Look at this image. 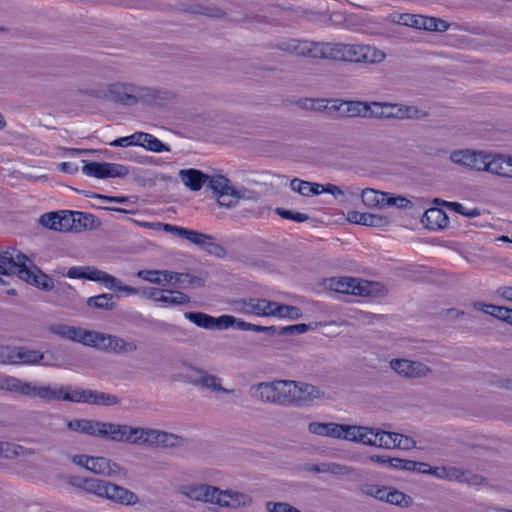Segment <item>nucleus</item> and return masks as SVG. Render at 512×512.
<instances>
[{
  "mask_svg": "<svg viewBox=\"0 0 512 512\" xmlns=\"http://www.w3.org/2000/svg\"><path fill=\"white\" fill-rule=\"evenodd\" d=\"M52 332L62 338L84 344V338H87L89 330L68 325H56L52 327Z\"/></svg>",
  "mask_w": 512,
  "mask_h": 512,
  "instance_id": "nucleus-38",
  "label": "nucleus"
},
{
  "mask_svg": "<svg viewBox=\"0 0 512 512\" xmlns=\"http://www.w3.org/2000/svg\"><path fill=\"white\" fill-rule=\"evenodd\" d=\"M475 308L505 322L509 318L510 309L504 306L476 303Z\"/></svg>",
  "mask_w": 512,
  "mask_h": 512,
  "instance_id": "nucleus-47",
  "label": "nucleus"
},
{
  "mask_svg": "<svg viewBox=\"0 0 512 512\" xmlns=\"http://www.w3.org/2000/svg\"><path fill=\"white\" fill-rule=\"evenodd\" d=\"M160 442L158 447L176 448L185 445L186 440L179 435L160 430Z\"/></svg>",
  "mask_w": 512,
  "mask_h": 512,
  "instance_id": "nucleus-52",
  "label": "nucleus"
},
{
  "mask_svg": "<svg viewBox=\"0 0 512 512\" xmlns=\"http://www.w3.org/2000/svg\"><path fill=\"white\" fill-rule=\"evenodd\" d=\"M109 481H105L98 478H86L83 479L79 487L84 491L94 494L101 498H106L109 493Z\"/></svg>",
  "mask_w": 512,
  "mask_h": 512,
  "instance_id": "nucleus-39",
  "label": "nucleus"
},
{
  "mask_svg": "<svg viewBox=\"0 0 512 512\" xmlns=\"http://www.w3.org/2000/svg\"><path fill=\"white\" fill-rule=\"evenodd\" d=\"M179 177L183 184L192 191H199L209 179V175L197 169H182Z\"/></svg>",
  "mask_w": 512,
  "mask_h": 512,
  "instance_id": "nucleus-30",
  "label": "nucleus"
},
{
  "mask_svg": "<svg viewBox=\"0 0 512 512\" xmlns=\"http://www.w3.org/2000/svg\"><path fill=\"white\" fill-rule=\"evenodd\" d=\"M385 206H395L399 209H412L414 207L411 200L404 196H392L386 192Z\"/></svg>",
  "mask_w": 512,
  "mask_h": 512,
  "instance_id": "nucleus-55",
  "label": "nucleus"
},
{
  "mask_svg": "<svg viewBox=\"0 0 512 512\" xmlns=\"http://www.w3.org/2000/svg\"><path fill=\"white\" fill-rule=\"evenodd\" d=\"M267 512H300L297 508L285 502H272L266 503Z\"/></svg>",
  "mask_w": 512,
  "mask_h": 512,
  "instance_id": "nucleus-62",
  "label": "nucleus"
},
{
  "mask_svg": "<svg viewBox=\"0 0 512 512\" xmlns=\"http://www.w3.org/2000/svg\"><path fill=\"white\" fill-rule=\"evenodd\" d=\"M486 154L484 150L459 149L451 152L449 158L456 165L482 172Z\"/></svg>",
  "mask_w": 512,
  "mask_h": 512,
  "instance_id": "nucleus-18",
  "label": "nucleus"
},
{
  "mask_svg": "<svg viewBox=\"0 0 512 512\" xmlns=\"http://www.w3.org/2000/svg\"><path fill=\"white\" fill-rule=\"evenodd\" d=\"M84 162L82 173L98 179L123 178L129 174V168L125 165L110 162Z\"/></svg>",
  "mask_w": 512,
  "mask_h": 512,
  "instance_id": "nucleus-11",
  "label": "nucleus"
},
{
  "mask_svg": "<svg viewBox=\"0 0 512 512\" xmlns=\"http://www.w3.org/2000/svg\"><path fill=\"white\" fill-rule=\"evenodd\" d=\"M181 238L189 241L191 244L215 257L224 258L227 255L226 249L218 244L215 238L209 234L184 228Z\"/></svg>",
  "mask_w": 512,
  "mask_h": 512,
  "instance_id": "nucleus-13",
  "label": "nucleus"
},
{
  "mask_svg": "<svg viewBox=\"0 0 512 512\" xmlns=\"http://www.w3.org/2000/svg\"><path fill=\"white\" fill-rule=\"evenodd\" d=\"M395 22L411 28L426 30L428 16L420 14L401 13L398 14L397 19H395Z\"/></svg>",
  "mask_w": 512,
  "mask_h": 512,
  "instance_id": "nucleus-41",
  "label": "nucleus"
},
{
  "mask_svg": "<svg viewBox=\"0 0 512 512\" xmlns=\"http://www.w3.org/2000/svg\"><path fill=\"white\" fill-rule=\"evenodd\" d=\"M280 318H287L290 320L299 319L302 316L301 310L296 306L286 305L279 302H275L273 307V315Z\"/></svg>",
  "mask_w": 512,
  "mask_h": 512,
  "instance_id": "nucleus-46",
  "label": "nucleus"
},
{
  "mask_svg": "<svg viewBox=\"0 0 512 512\" xmlns=\"http://www.w3.org/2000/svg\"><path fill=\"white\" fill-rule=\"evenodd\" d=\"M275 301L260 298H250L243 301L242 311L246 314H253L261 317H268L273 315V307Z\"/></svg>",
  "mask_w": 512,
  "mask_h": 512,
  "instance_id": "nucleus-26",
  "label": "nucleus"
},
{
  "mask_svg": "<svg viewBox=\"0 0 512 512\" xmlns=\"http://www.w3.org/2000/svg\"><path fill=\"white\" fill-rule=\"evenodd\" d=\"M399 433L394 432H386L379 430V435L377 438V447L392 449L396 448V442L398 441Z\"/></svg>",
  "mask_w": 512,
  "mask_h": 512,
  "instance_id": "nucleus-54",
  "label": "nucleus"
},
{
  "mask_svg": "<svg viewBox=\"0 0 512 512\" xmlns=\"http://www.w3.org/2000/svg\"><path fill=\"white\" fill-rule=\"evenodd\" d=\"M141 147L145 148L148 151L161 153V152H169L170 147L161 142L159 139L154 137L149 133L144 134V138L142 139Z\"/></svg>",
  "mask_w": 512,
  "mask_h": 512,
  "instance_id": "nucleus-53",
  "label": "nucleus"
},
{
  "mask_svg": "<svg viewBox=\"0 0 512 512\" xmlns=\"http://www.w3.org/2000/svg\"><path fill=\"white\" fill-rule=\"evenodd\" d=\"M376 498L397 505L401 508H408L412 503V498L403 492L391 487H383V490H377Z\"/></svg>",
  "mask_w": 512,
  "mask_h": 512,
  "instance_id": "nucleus-29",
  "label": "nucleus"
},
{
  "mask_svg": "<svg viewBox=\"0 0 512 512\" xmlns=\"http://www.w3.org/2000/svg\"><path fill=\"white\" fill-rule=\"evenodd\" d=\"M325 289L362 297H383L387 289L379 282L361 280L354 277L340 276L325 278L322 281Z\"/></svg>",
  "mask_w": 512,
  "mask_h": 512,
  "instance_id": "nucleus-5",
  "label": "nucleus"
},
{
  "mask_svg": "<svg viewBox=\"0 0 512 512\" xmlns=\"http://www.w3.org/2000/svg\"><path fill=\"white\" fill-rule=\"evenodd\" d=\"M184 317L197 325L208 330H223L233 326L235 317L231 315H222L218 318L210 316L203 312H186Z\"/></svg>",
  "mask_w": 512,
  "mask_h": 512,
  "instance_id": "nucleus-16",
  "label": "nucleus"
},
{
  "mask_svg": "<svg viewBox=\"0 0 512 512\" xmlns=\"http://www.w3.org/2000/svg\"><path fill=\"white\" fill-rule=\"evenodd\" d=\"M176 491L189 500L215 505L222 509H249L253 503V498L248 493L230 488L221 489L207 483L182 484L177 486Z\"/></svg>",
  "mask_w": 512,
  "mask_h": 512,
  "instance_id": "nucleus-2",
  "label": "nucleus"
},
{
  "mask_svg": "<svg viewBox=\"0 0 512 512\" xmlns=\"http://www.w3.org/2000/svg\"><path fill=\"white\" fill-rule=\"evenodd\" d=\"M196 14L205 15L211 18H221L224 13L217 7L197 5L192 10Z\"/></svg>",
  "mask_w": 512,
  "mask_h": 512,
  "instance_id": "nucleus-60",
  "label": "nucleus"
},
{
  "mask_svg": "<svg viewBox=\"0 0 512 512\" xmlns=\"http://www.w3.org/2000/svg\"><path fill=\"white\" fill-rule=\"evenodd\" d=\"M44 383L25 381L8 375H0V390L31 399L42 400Z\"/></svg>",
  "mask_w": 512,
  "mask_h": 512,
  "instance_id": "nucleus-9",
  "label": "nucleus"
},
{
  "mask_svg": "<svg viewBox=\"0 0 512 512\" xmlns=\"http://www.w3.org/2000/svg\"><path fill=\"white\" fill-rule=\"evenodd\" d=\"M159 302L167 306L185 305L190 302V297L181 291L165 290L159 298Z\"/></svg>",
  "mask_w": 512,
  "mask_h": 512,
  "instance_id": "nucleus-45",
  "label": "nucleus"
},
{
  "mask_svg": "<svg viewBox=\"0 0 512 512\" xmlns=\"http://www.w3.org/2000/svg\"><path fill=\"white\" fill-rule=\"evenodd\" d=\"M84 345L111 353L112 335L97 331H89L87 338H84Z\"/></svg>",
  "mask_w": 512,
  "mask_h": 512,
  "instance_id": "nucleus-36",
  "label": "nucleus"
},
{
  "mask_svg": "<svg viewBox=\"0 0 512 512\" xmlns=\"http://www.w3.org/2000/svg\"><path fill=\"white\" fill-rule=\"evenodd\" d=\"M385 58L384 51L371 45L327 42V60L379 64Z\"/></svg>",
  "mask_w": 512,
  "mask_h": 512,
  "instance_id": "nucleus-4",
  "label": "nucleus"
},
{
  "mask_svg": "<svg viewBox=\"0 0 512 512\" xmlns=\"http://www.w3.org/2000/svg\"><path fill=\"white\" fill-rule=\"evenodd\" d=\"M67 426L72 431L81 432L94 437H100L103 422L97 420L76 419L69 421Z\"/></svg>",
  "mask_w": 512,
  "mask_h": 512,
  "instance_id": "nucleus-32",
  "label": "nucleus"
},
{
  "mask_svg": "<svg viewBox=\"0 0 512 512\" xmlns=\"http://www.w3.org/2000/svg\"><path fill=\"white\" fill-rule=\"evenodd\" d=\"M161 270H139L136 275L140 279L152 284L163 285Z\"/></svg>",
  "mask_w": 512,
  "mask_h": 512,
  "instance_id": "nucleus-56",
  "label": "nucleus"
},
{
  "mask_svg": "<svg viewBox=\"0 0 512 512\" xmlns=\"http://www.w3.org/2000/svg\"><path fill=\"white\" fill-rule=\"evenodd\" d=\"M327 42L309 39L284 38L273 44L271 48L277 49L287 55L311 58H326Z\"/></svg>",
  "mask_w": 512,
  "mask_h": 512,
  "instance_id": "nucleus-6",
  "label": "nucleus"
},
{
  "mask_svg": "<svg viewBox=\"0 0 512 512\" xmlns=\"http://www.w3.org/2000/svg\"><path fill=\"white\" fill-rule=\"evenodd\" d=\"M421 221L428 229L435 230L446 227L449 219L442 209L430 208L424 213Z\"/></svg>",
  "mask_w": 512,
  "mask_h": 512,
  "instance_id": "nucleus-34",
  "label": "nucleus"
},
{
  "mask_svg": "<svg viewBox=\"0 0 512 512\" xmlns=\"http://www.w3.org/2000/svg\"><path fill=\"white\" fill-rule=\"evenodd\" d=\"M418 462L413 460H405L400 458H392L390 461V467L395 469H401L406 471H415L417 469Z\"/></svg>",
  "mask_w": 512,
  "mask_h": 512,
  "instance_id": "nucleus-61",
  "label": "nucleus"
},
{
  "mask_svg": "<svg viewBox=\"0 0 512 512\" xmlns=\"http://www.w3.org/2000/svg\"><path fill=\"white\" fill-rule=\"evenodd\" d=\"M482 172L502 178H512V156L487 152Z\"/></svg>",
  "mask_w": 512,
  "mask_h": 512,
  "instance_id": "nucleus-19",
  "label": "nucleus"
},
{
  "mask_svg": "<svg viewBox=\"0 0 512 512\" xmlns=\"http://www.w3.org/2000/svg\"><path fill=\"white\" fill-rule=\"evenodd\" d=\"M20 279L43 291H51L54 287L53 279L38 269L32 261L31 264H27L26 267L22 269Z\"/></svg>",
  "mask_w": 512,
  "mask_h": 512,
  "instance_id": "nucleus-21",
  "label": "nucleus"
},
{
  "mask_svg": "<svg viewBox=\"0 0 512 512\" xmlns=\"http://www.w3.org/2000/svg\"><path fill=\"white\" fill-rule=\"evenodd\" d=\"M138 349V345L134 341H127L116 335H112V347L111 353L115 354H126L135 352Z\"/></svg>",
  "mask_w": 512,
  "mask_h": 512,
  "instance_id": "nucleus-48",
  "label": "nucleus"
},
{
  "mask_svg": "<svg viewBox=\"0 0 512 512\" xmlns=\"http://www.w3.org/2000/svg\"><path fill=\"white\" fill-rule=\"evenodd\" d=\"M27 264H31V260L21 251L10 248L4 251L0 250V275L12 276L22 275V269Z\"/></svg>",
  "mask_w": 512,
  "mask_h": 512,
  "instance_id": "nucleus-12",
  "label": "nucleus"
},
{
  "mask_svg": "<svg viewBox=\"0 0 512 512\" xmlns=\"http://www.w3.org/2000/svg\"><path fill=\"white\" fill-rule=\"evenodd\" d=\"M86 304L90 308L108 311L116 308V303L113 302V295L109 293L89 297L86 301Z\"/></svg>",
  "mask_w": 512,
  "mask_h": 512,
  "instance_id": "nucleus-44",
  "label": "nucleus"
},
{
  "mask_svg": "<svg viewBox=\"0 0 512 512\" xmlns=\"http://www.w3.org/2000/svg\"><path fill=\"white\" fill-rule=\"evenodd\" d=\"M445 205L456 213H459L468 218H473L480 215V210L478 208L468 209L458 202H446Z\"/></svg>",
  "mask_w": 512,
  "mask_h": 512,
  "instance_id": "nucleus-57",
  "label": "nucleus"
},
{
  "mask_svg": "<svg viewBox=\"0 0 512 512\" xmlns=\"http://www.w3.org/2000/svg\"><path fill=\"white\" fill-rule=\"evenodd\" d=\"M372 118L377 119H422L428 116V113L420 110L414 105H405L401 103L372 101Z\"/></svg>",
  "mask_w": 512,
  "mask_h": 512,
  "instance_id": "nucleus-7",
  "label": "nucleus"
},
{
  "mask_svg": "<svg viewBox=\"0 0 512 512\" xmlns=\"http://www.w3.org/2000/svg\"><path fill=\"white\" fill-rule=\"evenodd\" d=\"M308 431L318 436H325L343 440V437H345V424H339L334 422H311L308 425Z\"/></svg>",
  "mask_w": 512,
  "mask_h": 512,
  "instance_id": "nucleus-25",
  "label": "nucleus"
},
{
  "mask_svg": "<svg viewBox=\"0 0 512 512\" xmlns=\"http://www.w3.org/2000/svg\"><path fill=\"white\" fill-rule=\"evenodd\" d=\"M88 470L106 477H117L125 474L123 467L105 457H91Z\"/></svg>",
  "mask_w": 512,
  "mask_h": 512,
  "instance_id": "nucleus-23",
  "label": "nucleus"
},
{
  "mask_svg": "<svg viewBox=\"0 0 512 512\" xmlns=\"http://www.w3.org/2000/svg\"><path fill=\"white\" fill-rule=\"evenodd\" d=\"M69 217L70 232H83L98 228L101 224L100 220L92 214L84 212L67 211Z\"/></svg>",
  "mask_w": 512,
  "mask_h": 512,
  "instance_id": "nucleus-22",
  "label": "nucleus"
},
{
  "mask_svg": "<svg viewBox=\"0 0 512 512\" xmlns=\"http://www.w3.org/2000/svg\"><path fill=\"white\" fill-rule=\"evenodd\" d=\"M290 382L289 406L309 405L314 400L321 399L324 396V392L312 384L291 380Z\"/></svg>",
  "mask_w": 512,
  "mask_h": 512,
  "instance_id": "nucleus-14",
  "label": "nucleus"
},
{
  "mask_svg": "<svg viewBox=\"0 0 512 512\" xmlns=\"http://www.w3.org/2000/svg\"><path fill=\"white\" fill-rule=\"evenodd\" d=\"M199 377L192 381L194 385L200 386L205 389H210L215 392L230 393L232 390L222 387L221 380L215 375L208 374L203 370L197 371Z\"/></svg>",
  "mask_w": 512,
  "mask_h": 512,
  "instance_id": "nucleus-37",
  "label": "nucleus"
},
{
  "mask_svg": "<svg viewBox=\"0 0 512 512\" xmlns=\"http://www.w3.org/2000/svg\"><path fill=\"white\" fill-rule=\"evenodd\" d=\"M111 5L132 10H147L153 6V0H108Z\"/></svg>",
  "mask_w": 512,
  "mask_h": 512,
  "instance_id": "nucleus-49",
  "label": "nucleus"
},
{
  "mask_svg": "<svg viewBox=\"0 0 512 512\" xmlns=\"http://www.w3.org/2000/svg\"><path fill=\"white\" fill-rule=\"evenodd\" d=\"M136 436L137 427L112 422H103L100 434L101 438L133 445H136Z\"/></svg>",
  "mask_w": 512,
  "mask_h": 512,
  "instance_id": "nucleus-17",
  "label": "nucleus"
},
{
  "mask_svg": "<svg viewBox=\"0 0 512 512\" xmlns=\"http://www.w3.org/2000/svg\"><path fill=\"white\" fill-rule=\"evenodd\" d=\"M310 185L311 182L304 181L299 178H294L290 182V187L294 192L299 193L302 196L309 197L310 196Z\"/></svg>",
  "mask_w": 512,
  "mask_h": 512,
  "instance_id": "nucleus-58",
  "label": "nucleus"
},
{
  "mask_svg": "<svg viewBox=\"0 0 512 512\" xmlns=\"http://www.w3.org/2000/svg\"><path fill=\"white\" fill-rule=\"evenodd\" d=\"M449 29V24L436 17H429L428 16V23H427V31H437V32H445Z\"/></svg>",
  "mask_w": 512,
  "mask_h": 512,
  "instance_id": "nucleus-64",
  "label": "nucleus"
},
{
  "mask_svg": "<svg viewBox=\"0 0 512 512\" xmlns=\"http://www.w3.org/2000/svg\"><path fill=\"white\" fill-rule=\"evenodd\" d=\"M245 193H241L236 190L234 187L225 191L217 196V201L220 206H224L227 208L234 207L241 197H244Z\"/></svg>",
  "mask_w": 512,
  "mask_h": 512,
  "instance_id": "nucleus-51",
  "label": "nucleus"
},
{
  "mask_svg": "<svg viewBox=\"0 0 512 512\" xmlns=\"http://www.w3.org/2000/svg\"><path fill=\"white\" fill-rule=\"evenodd\" d=\"M378 435L379 429L345 424V437H343V440L361 443L368 446H375L377 445Z\"/></svg>",
  "mask_w": 512,
  "mask_h": 512,
  "instance_id": "nucleus-20",
  "label": "nucleus"
},
{
  "mask_svg": "<svg viewBox=\"0 0 512 512\" xmlns=\"http://www.w3.org/2000/svg\"><path fill=\"white\" fill-rule=\"evenodd\" d=\"M341 105H345V113L349 117L372 118L377 113L372 112V102L366 101H343Z\"/></svg>",
  "mask_w": 512,
  "mask_h": 512,
  "instance_id": "nucleus-35",
  "label": "nucleus"
},
{
  "mask_svg": "<svg viewBox=\"0 0 512 512\" xmlns=\"http://www.w3.org/2000/svg\"><path fill=\"white\" fill-rule=\"evenodd\" d=\"M276 212L284 219L293 220L299 223L305 222L309 219V216L305 213L293 212L291 210H286L283 208H277Z\"/></svg>",
  "mask_w": 512,
  "mask_h": 512,
  "instance_id": "nucleus-59",
  "label": "nucleus"
},
{
  "mask_svg": "<svg viewBox=\"0 0 512 512\" xmlns=\"http://www.w3.org/2000/svg\"><path fill=\"white\" fill-rule=\"evenodd\" d=\"M172 285L180 289L199 288L204 286V280L189 273H176Z\"/></svg>",
  "mask_w": 512,
  "mask_h": 512,
  "instance_id": "nucleus-43",
  "label": "nucleus"
},
{
  "mask_svg": "<svg viewBox=\"0 0 512 512\" xmlns=\"http://www.w3.org/2000/svg\"><path fill=\"white\" fill-rule=\"evenodd\" d=\"M108 490L109 493L106 496V499L113 502L127 506H132L139 502L138 496L133 491L115 483L110 482Z\"/></svg>",
  "mask_w": 512,
  "mask_h": 512,
  "instance_id": "nucleus-28",
  "label": "nucleus"
},
{
  "mask_svg": "<svg viewBox=\"0 0 512 512\" xmlns=\"http://www.w3.org/2000/svg\"><path fill=\"white\" fill-rule=\"evenodd\" d=\"M160 430L137 427L136 445L159 446Z\"/></svg>",
  "mask_w": 512,
  "mask_h": 512,
  "instance_id": "nucleus-42",
  "label": "nucleus"
},
{
  "mask_svg": "<svg viewBox=\"0 0 512 512\" xmlns=\"http://www.w3.org/2000/svg\"><path fill=\"white\" fill-rule=\"evenodd\" d=\"M39 223L45 228L58 232H70L71 228L67 211L45 213L40 217Z\"/></svg>",
  "mask_w": 512,
  "mask_h": 512,
  "instance_id": "nucleus-24",
  "label": "nucleus"
},
{
  "mask_svg": "<svg viewBox=\"0 0 512 512\" xmlns=\"http://www.w3.org/2000/svg\"><path fill=\"white\" fill-rule=\"evenodd\" d=\"M386 192L378 191L372 188H365L361 193V200L368 208L385 207Z\"/></svg>",
  "mask_w": 512,
  "mask_h": 512,
  "instance_id": "nucleus-40",
  "label": "nucleus"
},
{
  "mask_svg": "<svg viewBox=\"0 0 512 512\" xmlns=\"http://www.w3.org/2000/svg\"><path fill=\"white\" fill-rule=\"evenodd\" d=\"M389 366L400 377L411 381L428 378L433 373L424 362L406 358L391 359Z\"/></svg>",
  "mask_w": 512,
  "mask_h": 512,
  "instance_id": "nucleus-10",
  "label": "nucleus"
},
{
  "mask_svg": "<svg viewBox=\"0 0 512 512\" xmlns=\"http://www.w3.org/2000/svg\"><path fill=\"white\" fill-rule=\"evenodd\" d=\"M290 386V380H276L258 383L253 385L250 390L256 392L255 396L261 402L289 406Z\"/></svg>",
  "mask_w": 512,
  "mask_h": 512,
  "instance_id": "nucleus-8",
  "label": "nucleus"
},
{
  "mask_svg": "<svg viewBox=\"0 0 512 512\" xmlns=\"http://www.w3.org/2000/svg\"><path fill=\"white\" fill-rule=\"evenodd\" d=\"M348 220L355 224L370 227H384L389 223L388 219L382 215L372 213H361L358 211L349 212Z\"/></svg>",
  "mask_w": 512,
  "mask_h": 512,
  "instance_id": "nucleus-31",
  "label": "nucleus"
},
{
  "mask_svg": "<svg viewBox=\"0 0 512 512\" xmlns=\"http://www.w3.org/2000/svg\"><path fill=\"white\" fill-rule=\"evenodd\" d=\"M308 330H309V325L300 323V324L281 327L277 330V333L279 335H286V334L294 335V334L305 333Z\"/></svg>",
  "mask_w": 512,
  "mask_h": 512,
  "instance_id": "nucleus-63",
  "label": "nucleus"
},
{
  "mask_svg": "<svg viewBox=\"0 0 512 512\" xmlns=\"http://www.w3.org/2000/svg\"><path fill=\"white\" fill-rule=\"evenodd\" d=\"M84 93L87 96L108 100L125 107L138 104L162 105L175 97L174 93L167 89L141 86L132 82H114L99 89L87 90Z\"/></svg>",
  "mask_w": 512,
  "mask_h": 512,
  "instance_id": "nucleus-1",
  "label": "nucleus"
},
{
  "mask_svg": "<svg viewBox=\"0 0 512 512\" xmlns=\"http://www.w3.org/2000/svg\"><path fill=\"white\" fill-rule=\"evenodd\" d=\"M84 275V279L102 283L106 288L114 290L115 292H124L127 295H135L138 293L137 288L125 285L116 277L94 267H85Z\"/></svg>",
  "mask_w": 512,
  "mask_h": 512,
  "instance_id": "nucleus-15",
  "label": "nucleus"
},
{
  "mask_svg": "<svg viewBox=\"0 0 512 512\" xmlns=\"http://www.w3.org/2000/svg\"><path fill=\"white\" fill-rule=\"evenodd\" d=\"M45 403L72 402L98 406H115L120 399L110 393L98 390L73 387L71 385H52L44 383L42 400Z\"/></svg>",
  "mask_w": 512,
  "mask_h": 512,
  "instance_id": "nucleus-3",
  "label": "nucleus"
},
{
  "mask_svg": "<svg viewBox=\"0 0 512 512\" xmlns=\"http://www.w3.org/2000/svg\"><path fill=\"white\" fill-rule=\"evenodd\" d=\"M35 451L31 448L24 447L11 442L0 441V457L8 460L17 458H27L32 456Z\"/></svg>",
  "mask_w": 512,
  "mask_h": 512,
  "instance_id": "nucleus-33",
  "label": "nucleus"
},
{
  "mask_svg": "<svg viewBox=\"0 0 512 512\" xmlns=\"http://www.w3.org/2000/svg\"><path fill=\"white\" fill-rule=\"evenodd\" d=\"M206 185L213 190L217 196L233 188L230 184V180L223 175L209 176Z\"/></svg>",
  "mask_w": 512,
  "mask_h": 512,
  "instance_id": "nucleus-50",
  "label": "nucleus"
},
{
  "mask_svg": "<svg viewBox=\"0 0 512 512\" xmlns=\"http://www.w3.org/2000/svg\"><path fill=\"white\" fill-rule=\"evenodd\" d=\"M44 359V354L39 350L30 349L24 346L13 347L12 365H34L40 363Z\"/></svg>",
  "mask_w": 512,
  "mask_h": 512,
  "instance_id": "nucleus-27",
  "label": "nucleus"
}]
</instances>
